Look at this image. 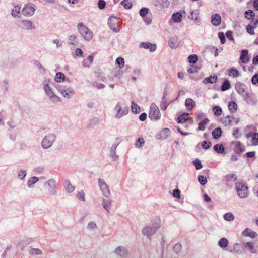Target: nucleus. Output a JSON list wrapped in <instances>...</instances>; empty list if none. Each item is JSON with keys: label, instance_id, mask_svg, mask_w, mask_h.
<instances>
[{"label": "nucleus", "instance_id": "f03ea898", "mask_svg": "<svg viewBox=\"0 0 258 258\" xmlns=\"http://www.w3.org/2000/svg\"><path fill=\"white\" fill-rule=\"evenodd\" d=\"M160 226V220L159 218H157L155 222L152 223L151 227L147 226L143 229L142 232L144 235L147 236L155 234L156 231L159 228Z\"/></svg>", "mask_w": 258, "mask_h": 258}, {"label": "nucleus", "instance_id": "393cba45", "mask_svg": "<svg viewBox=\"0 0 258 258\" xmlns=\"http://www.w3.org/2000/svg\"><path fill=\"white\" fill-rule=\"evenodd\" d=\"M63 185L66 190L69 192H72L75 189V187L71 185L68 180H65Z\"/></svg>", "mask_w": 258, "mask_h": 258}, {"label": "nucleus", "instance_id": "ddd939ff", "mask_svg": "<svg viewBox=\"0 0 258 258\" xmlns=\"http://www.w3.org/2000/svg\"><path fill=\"white\" fill-rule=\"evenodd\" d=\"M247 138H251V143L254 146L258 145V133H249L246 136Z\"/></svg>", "mask_w": 258, "mask_h": 258}, {"label": "nucleus", "instance_id": "aec40b11", "mask_svg": "<svg viewBox=\"0 0 258 258\" xmlns=\"http://www.w3.org/2000/svg\"><path fill=\"white\" fill-rule=\"evenodd\" d=\"M179 45V41L177 38H171L169 40V45L171 48H176Z\"/></svg>", "mask_w": 258, "mask_h": 258}, {"label": "nucleus", "instance_id": "3c124183", "mask_svg": "<svg viewBox=\"0 0 258 258\" xmlns=\"http://www.w3.org/2000/svg\"><path fill=\"white\" fill-rule=\"evenodd\" d=\"M198 180L202 185H204L207 183V178L202 175L198 176Z\"/></svg>", "mask_w": 258, "mask_h": 258}, {"label": "nucleus", "instance_id": "5fc2aeb1", "mask_svg": "<svg viewBox=\"0 0 258 258\" xmlns=\"http://www.w3.org/2000/svg\"><path fill=\"white\" fill-rule=\"evenodd\" d=\"M182 249L181 244L179 243H176L173 247V250L176 253L180 252Z\"/></svg>", "mask_w": 258, "mask_h": 258}, {"label": "nucleus", "instance_id": "1a4fd4ad", "mask_svg": "<svg viewBox=\"0 0 258 258\" xmlns=\"http://www.w3.org/2000/svg\"><path fill=\"white\" fill-rule=\"evenodd\" d=\"M98 185L99 186L100 189L101 190L104 196L108 197L109 195H110V192L108 187L107 184L103 179H99Z\"/></svg>", "mask_w": 258, "mask_h": 258}, {"label": "nucleus", "instance_id": "39448f33", "mask_svg": "<svg viewBox=\"0 0 258 258\" xmlns=\"http://www.w3.org/2000/svg\"><path fill=\"white\" fill-rule=\"evenodd\" d=\"M149 118L151 120H158L161 117V114L158 107L155 103H152L149 113Z\"/></svg>", "mask_w": 258, "mask_h": 258}, {"label": "nucleus", "instance_id": "4468645a", "mask_svg": "<svg viewBox=\"0 0 258 258\" xmlns=\"http://www.w3.org/2000/svg\"><path fill=\"white\" fill-rule=\"evenodd\" d=\"M221 22V17L218 14H214L211 17V23L215 26H218L220 25Z\"/></svg>", "mask_w": 258, "mask_h": 258}, {"label": "nucleus", "instance_id": "e2e57ef3", "mask_svg": "<svg viewBox=\"0 0 258 258\" xmlns=\"http://www.w3.org/2000/svg\"><path fill=\"white\" fill-rule=\"evenodd\" d=\"M211 145V142H208L206 141H203L202 144V147L205 149H209Z\"/></svg>", "mask_w": 258, "mask_h": 258}, {"label": "nucleus", "instance_id": "2eb2a0df", "mask_svg": "<svg viewBox=\"0 0 258 258\" xmlns=\"http://www.w3.org/2000/svg\"><path fill=\"white\" fill-rule=\"evenodd\" d=\"M240 60L243 63H246L249 61L248 50H242L240 54Z\"/></svg>", "mask_w": 258, "mask_h": 258}, {"label": "nucleus", "instance_id": "603ef678", "mask_svg": "<svg viewBox=\"0 0 258 258\" xmlns=\"http://www.w3.org/2000/svg\"><path fill=\"white\" fill-rule=\"evenodd\" d=\"M149 12V9L147 8L143 7L140 10V15L142 17H145Z\"/></svg>", "mask_w": 258, "mask_h": 258}, {"label": "nucleus", "instance_id": "4c0bfd02", "mask_svg": "<svg viewBox=\"0 0 258 258\" xmlns=\"http://www.w3.org/2000/svg\"><path fill=\"white\" fill-rule=\"evenodd\" d=\"M213 111L214 112V115L216 116H220L222 113L221 108L218 106H214L213 107Z\"/></svg>", "mask_w": 258, "mask_h": 258}, {"label": "nucleus", "instance_id": "f8f14e48", "mask_svg": "<svg viewBox=\"0 0 258 258\" xmlns=\"http://www.w3.org/2000/svg\"><path fill=\"white\" fill-rule=\"evenodd\" d=\"M243 247L249 250L252 253H257V250L254 248V244L252 242H247L243 243Z\"/></svg>", "mask_w": 258, "mask_h": 258}, {"label": "nucleus", "instance_id": "a878e982", "mask_svg": "<svg viewBox=\"0 0 258 258\" xmlns=\"http://www.w3.org/2000/svg\"><path fill=\"white\" fill-rule=\"evenodd\" d=\"M94 59V55L93 54H90L87 60H84L83 61V65L84 67H89L92 63Z\"/></svg>", "mask_w": 258, "mask_h": 258}, {"label": "nucleus", "instance_id": "f3484780", "mask_svg": "<svg viewBox=\"0 0 258 258\" xmlns=\"http://www.w3.org/2000/svg\"><path fill=\"white\" fill-rule=\"evenodd\" d=\"M242 235L245 237L248 236L251 238H254L256 235V233L247 228L242 232Z\"/></svg>", "mask_w": 258, "mask_h": 258}, {"label": "nucleus", "instance_id": "774afa93", "mask_svg": "<svg viewBox=\"0 0 258 258\" xmlns=\"http://www.w3.org/2000/svg\"><path fill=\"white\" fill-rule=\"evenodd\" d=\"M236 147L238 148L240 151H243L244 150V147L240 141H237L236 142Z\"/></svg>", "mask_w": 258, "mask_h": 258}, {"label": "nucleus", "instance_id": "052dcab7", "mask_svg": "<svg viewBox=\"0 0 258 258\" xmlns=\"http://www.w3.org/2000/svg\"><path fill=\"white\" fill-rule=\"evenodd\" d=\"M106 2L104 0H99L98 3V6L100 9H103L105 8Z\"/></svg>", "mask_w": 258, "mask_h": 258}, {"label": "nucleus", "instance_id": "c85d7f7f", "mask_svg": "<svg viewBox=\"0 0 258 258\" xmlns=\"http://www.w3.org/2000/svg\"><path fill=\"white\" fill-rule=\"evenodd\" d=\"M233 249L237 254H240L242 253L243 247L239 243H236L233 245Z\"/></svg>", "mask_w": 258, "mask_h": 258}, {"label": "nucleus", "instance_id": "2f4dec72", "mask_svg": "<svg viewBox=\"0 0 258 258\" xmlns=\"http://www.w3.org/2000/svg\"><path fill=\"white\" fill-rule=\"evenodd\" d=\"M231 85L229 81L228 80H225L222 85L221 89L222 91H225L229 89Z\"/></svg>", "mask_w": 258, "mask_h": 258}, {"label": "nucleus", "instance_id": "6ab92c4d", "mask_svg": "<svg viewBox=\"0 0 258 258\" xmlns=\"http://www.w3.org/2000/svg\"><path fill=\"white\" fill-rule=\"evenodd\" d=\"M185 105L187 108V110L190 111L195 107V101L191 98H187L185 102Z\"/></svg>", "mask_w": 258, "mask_h": 258}, {"label": "nucleus", "instance_id": "20e7f679", "mask_svg": "<svg viewBox=\"0 0 258 258\" xmlns=\"http://www.w3.org/2000/svg\"><path fill=\"white\" fill-rule=\"evenodd\" d=\"M115 109L116 110V117L120 118L128 113L129 108L125 104L118 103Z\"/></svg>", "mask_w": 258, "mask_h": 258}, {"label": "nucleus", "instance_id": "49530a36", "mask_svg": "<svg viewBox=\"0 0 258 258\" xmlns=\"http://www.w3.org/2000/svg\"><path fill=\"white\" fill-rule=\"evenodd\" d=\"M224 218L226 221H232L234 219V216L231 213H227L224 215Z\"/></svg>", "mask_w": 258, "mask_h": 258}, {"label": "nucleus", "instance_id": "5701e85b", "mask_svg": "<svg viewBox=\"0 0 258 258\" xmlns=\"http://www.w3.org/2000/svg\"><path fill=\"white\" fill-rule=\"evenodd\" d=\"M209 119L207 118H205L202 119L198 124V130L204 131L206 128V125L209 122Z\"/></svg>", "mask_w": 258, "mask_h": 258}, {"label": "nucleus", "instance_id": "79ce46f5", "mask_svg": "<svg viewBox=\"0 0 258 258\" xmlns=\"http://www.w3.org/2000/svg\"><path fill=\"white\" fill-rule=\"evenodd\" d=\"M44 89L46 94L50 97H52L54 96V94H53L50 87L48 84H46L44 86Z\"/></svg>", "mask_w": 258, "mask_h": 258}, {"label": "nucleus", "instance_id": "338daca9", "mask_svg": "<svg viewBox=\"0 0 258 258\" xmlns=\"http://www.w3.org/2000/svg\"><path fill=\"white\" fill-rule=\"evenodd\" d=\"M173 196L174 197L179 198L180 197V191L179 189H174L173 191Z\"/></svg>", "mask_w": 258, "mask_h": 258}, {"label": "nucleus", "instance_id": "de8ad7c7", "mask_svg": "<svg viewBox=\"0 0 258 258\" xmlns=\"http://www.w3.org/2000/svg\"><path fill=\"white\" fill-rule=\"evenodd\" d=\"M12 247L11 246L7 247L3 253L2 256L3 258H6V256L10 255L12 252Z\"/></svg>", "mask_w": 258, "mask_h": 258}, {"label": "nucleus", "instance_id": "680f3d73", "mask_svg": "<svg viewBox=\"0 0 258 258\" xmlns=\"http://www.w3.org/2000/svg\"><path fill=\"white\" fill-rule=\"evenodd\" d=\"M30 253L31 254H41L42 253L41 251L39 249L33 248L31 249L30 251Z\"/></svg>", "mask_w": 258, "mask_h": 258}, {"label": "nucleus", "instance_id": "c756f323", "mask_svg": "<svg viewBox=\"0 0 258 258\" xmlns=\"http://www.w3.org/2000/svg\"><path fill=\"white\" fill-rule=\"evenodd\" d=\"M65 78L64 74L61 72H58L56 74L55 77V81L56 82H61L64 81Z\"/></svg>", "mask_w": 258, "mask_h": 258}, {"label": "nucleus", "instance_id": "4be33fe9", "mask_svg": "<svg viewBox=\"0 0 258 258\" xmlns=\"http://www.w3.org/2000/svg\"><path fill=\"white\" fill-rule=\"evenodd\" d=\"M189 118V114L188 113H184L179 116L178 118V123H183L188 120Z\"/></svg>", "mask_w": 258, "mask_h": 258}, {"label": "nucleus", "instance_id": "bb28decb", "mask_svg": "<svg viewBox=\"0 0 258 258\" xmlns=\"http://www.w3.org/2000/svg\"><path fill=\"white\" fill-rule=\"evenodd\" d=\"M115 252L121 256H125L127 254L126 249L124 247H118L116 249Z\"/></svg>", "mask_w": 258, "mask_h": 258}, {"label": "nucleus", "instance_id": "13d9d810", "mask_svg": "<svg viewBox=\"0 0 258 258\" xmlns=\"http://www.w3.org/2000/svg\"><path fill=\"white\" fill-rule=\"evenodd\" d=\"M77 198L82 201H84L85 200V194L83 190L79 191L77 194Z\"/></svg>", "mask_w": 258, "mask_h": 258}, {"label": "nucleus", "instance_id": "e433bc0d", "mask_svg": "<svg viewBox=\"0 0 258 258\" xmlns=\"http://www.w3.org/2000/svg\"><path fill=\"white\" fill-rule=\"evenodd\" d=\"M39 181V178L37 177L34 176L31 177L28 181L27 185L28 186L31 187L37 182Z\"/></svg>", "mask_w": 258, "mask_h": 258}, {"label": "nucleus", "instance_id": "a19ab883", "mask_svg": "<svg viewBox=\"0 0 258 258\" xmlns=\"http://www.w3.org/2000/svg\"><path fill=\"white\" fill-rule=\"evenodd\" d=\"M145 144V140L143 138L140 137L136 141L135 145L137 148L142 147Z\"/></svg>", "mask_w": 258, "mask_h": 258}, {"label": "nucleus", "instance_id": "bf43d9fd", "mask_svg": "<svg viewBox=\"0 0 258 258\" xmlns=\"http://www.w3.org/2000/svg\"><path fill=\"white\" fill-rule=\"evenodd\" d=\"M218 37L221 41V43L222 44H224L226 41V39H225L224 34L222 32H219L218 33Z\"/></svg>", "mask_w": 258, "mask_h": 258}, {"label": "nucleus", "instance_id": "09e8293b", "mask_svg": "<svg viewBox=\"0 0 258 258\" xmlns=\"http://www.w3.org/2000/svg\"><path fill=\"white\" fill-rule=\"evenodd\" d=\"M116 64H117L120 68H122L124 65V60L123 58L118 57L116 59Z\"/></svg>", "mask_w": 258, "mask_h": 258}, {"label": "nucleus", "instance_id": "b1692460", "mask_svg": "<svg viewBox=\"0 0 258 258\" xmlns=\"http://www.w3.org/2000/svg\"><path fill=\"white\" fill-rule=\"evenodd\" d=\"M222 134V130L220 127L214 129L212 133L213 138L217 139L220 137Z\"/></svg>", "mask_w": 258, "mask_h": 258}, {"label": "nucleus", "instance_id": "9b49d317", "mask_svg": "<svg viewBox=\"0 0 258 258\" xmlns=\"http://www.w3.org/2000/svg\"><path fill=\"white\" fill-rule=\"evenodd\" d=\"M19 26L23 29L29 30L33 29L34 26L30 21L23 20L20 24Z\"/></svg>", "mask_w": 258, "mask_h": 258}, {"label": "nucleus", "instance_id": "0e129e2a", "mask_svg": "<svg viewBox=\"0 0 258 258\" xmlns=\"http://www.w3.org/2000/svg\"><path fill=\"white\" fill-rule=\"evenodd\" d=\"M26 175V172L25 170H21L18 174V177L20 179H23Z\"/></svg>", "mask_w": 258, "mask_h": 258}, {"label": "nucleus", "instance_id": "7ed1b4c3", "mask_svg": "<svg viewBox=\"0 0 258 258\" xmlns=\"http://www.w3.org/2000/svg\"><path fill=\"white\" fill-rule=\"evenodd\" d=\"M237 193L240 198H245L248 196V188L247 185L242 182H238L235 185Z\"/></svg>", "mask_w": 258, "mask_h": 258}, {"label": "nucleus", "instance_id": "8fccbe9b", "mask_svg": "<svg viewBox=\"0 0 258 258\" xmlns=\"http://www.w3.org/2000/svg\"><path fill=\"white\" fill-rule=\"evenodd\" d=\"M188 61L190 63H195L198 60V57L196 55H190L188 57Z\"/></svg>", "mask_w": 258, "mask_h": 258}, {"label": "nucleus", "instance_id": "72a5a7b5", "mask_svg": "<svg viewBox=\"0 0 258 258\" xmlns=\"http://www.w3.org/2000/svg\"><path fill=\"white\" fill-rule=\"evenodd\" d=\"M172 19L175 22H180L182 20V15L178 12L174 13L172 15Z\"/></svg>", "mask_w": 258, "mask_h": 258}, {"label": "nucleus", "instance_id": "412c9836", "mask_svg": "<svg viewBox=\"0 0 258 258\" xmlns=\"http://www.w3.org/2000/svg\"><path fill=\"white\" fill-rule=\"evenodd\" d=\"M234 119V117L231 116H227L226 117H223L221 119V121L222 123L225 126H228L230 125L232 123L233 120Z\"/></svg>", "mask_w": 258, "mask_h": 258}, {"label": "nucleus", "instance_id": "9d476101", "mask_svg": "<svg viewBox=\"0 0 258 258\" xmlns=\"http://www.w3.org/2000/svg\"><path fill=\"white\" fill-rule=\"evenodd\" d=\"M235 89L240 95H244L247 93V88L244 83L241 82H238L236 84Z\"/></svg>", "mask_w": 258, "mask_h": 258}, {"label": "nucleus", "instance_id": "58836bf2", "mask_svg": "<svg viewBox=\"0 0 258 258\" xmlns=\"http://www.w3.org/2000/svg\"><path fill=\"white\" fill-rule=\"evenodd\" d=\"M214 150L218 153H222L224 151V148L222 144H216L214 146Z\"/></svg>", "mask_w": 258, "mask_h": 258}, {"label": "nucleus", "instance_id": "0eeeda50", "mask_svg": "<svg viewBox=\"0 0 258 258\" xmlns=\"http://www.w3.org/2000/svg\"><path fill=\"white\" fill-rule=\"evenodd\" d=\"M35 10V5L32 3H27L22 9L23 14L26 16H32Z\"/></svg>", "mask_w": 258, "mask_h": 258}, {"label": "nucleus", "instance_id": "ea45409f", "mask_svg": "<svg viewBox=\"0 0 258 258\" xmlns=\"http://www.w3.org/2000/svg\"><path fill=\"white\" fill-rule=\"evenodd\" d=\"M245 17L248 20H252L253 19L255 14L251 10H248L245 12Z\"/></svg>", "mask_w": 258, "mask_h": 258}, {"label": "nucleus", "instance_id": "f257e3e1", "mask_svg": "<svg viewBox=\"0 0 258 258\" xmlns=\"http://www.w3.org/2000/svg\"><path fill=\"white\" fill-rule=\"evenodd\" d=\"M78 29L82 36L87 41H90L93 38V33L83 23H79L77 26Z\"/></svg>", "mask_w": 258, "mask_h": 258}, {"label": "nucleus", "instance_id": "423d86ee", "mask_svg": "<svg viewBox=\"0 0 258 258\" xmlns=\"http://www.w3.org/2000/svg\"><path fill=\"white\" fill-rule=\"evenodd\" d=\"M55 140V136L49 135L42 140L41 142L42 146L45 149L48 148L52 146Z\"/></svg>", "mask_w": 258, "mask_h": 258}, {"label": "nucleus", "instance_id": "7c9ffc66", "mask_svg": "<svg viewBox=\"0 0 258 258\" xmlns=\"http://www.w3.org/2000/svg\"><path fill=\"white\" fill-rule=\"evenodd\" d=\"M237 105L235 102L231 101L229 102L228 108L231 112H235L237 110Z\"/></svg>", "mask_w": 258, "mask_h": 258}, {"label": "nucleus", "instance_id": "6e6552de", "mask_svg": "<svg viewBox=\"0 0 258 258\" xmlns=\"http://www.w3.org/2000/svg\"><path fill=\"white\" fill-rule=\"evenodd\" d=\"M45 190L50 194L55 192L56 182L54 180H49L44 184Z\"/></svg>", "mask_w": 258, "mask_h": 258}, {"label": "nucleus", "instance_id": "4d7b16f0", "mask_svg": "<svg viewBox=\"0 0 258 258\" xmlns=\"http://www.w3.org/2000/svg\"><path fill=\"white\" fill-rule=\"evenodd\" d=\"M159 3L164 8H167L170 5V2L168 0H159Z\"/></svg>", "mask_w": 258, "mask_h": 258}, {"label": "nucleus", "instance_id": "37998d69", "mask_svg": "<svg viewBox=\"0 0 258 258\" xmlns=\"http://www.w3.org/2000/svg\"><path fill=\"white\" fill-rule=\"evenodd\" d=\"M121 4L127 9H131L132 7V3L129 0H123L121 2Z\"/></svg>", "mask_w": 258, "mask_h": 258}, {"label": "nucleus", "instance_id": "f704fd0d", "mask_svg": "<svg viewBox=\"0 0 258 258\" xmlns=\"http://www.w3.org/2000/svg\"><path fill=\"white\" fill-rule=\"evenodd\" d=\"M111 201L110 200H105L103 199V206L105 209H106L108 212L111 208Z\"/></svg>", "mask_w": 258, "mask_h": 258}, {"label": "nucleus", "instance_id": "c9c22d12", "mask_svg": "<svg viewBox=\"0 0 258 258\" xmlns=\"http://www.w3.org/2000/svg\"><path fill=\"white\" fill-rule=\"evenodd\" d=\"M228 244V241L225 238H221L218 243L219 246L221 248H225L227 246Z\"/></svg>", "mask_w": 258, "mask_h": 258}, {"label": "nucleus", "instance_id": "a18cd8bd", "mask_svg": "<svg viewBox=\"0 0 258 258\" xmlns=\"http://www.w3.org/2000/svg\"><path fill=\"white\" fill-rule=\"evenodd\" d=\"M61 94L65 97H69V95L74 93L73 90L72 89H67L66 90H62L61 91Z\"/></svg>", "mask_w": 258, "mask_h": 258}, {"label": "nucleus", "instance_id": "cd10ccee", "mask_svg": "<svg viewBox=\"0 0 258 258\" xmlns=\"http://www.w3.org/2000/svg\"><path fill=\"white\" fill-rule=\"evenodd\" d=\"M228 74L229 76L233 78H236L240 75L238 71L235 68H231L228 70Z\"/></svg>", "mask_w": 258, "mask_h": 258}, {"label": "nucleus", "instance_id": "473e14b6", "mask_svg": "<svg viewBox=\"0 0 258 258\" xmlns=\"http://www.w3.org/2000/svg\"><path fill=\"white\" fill-rule=\"evenodd\" d=\"M224 180L226 182L230 181H236L237 180V176L234 174L227 175L224 177Z\"/></svg>", "mask_w": 258, "mask_h": 258}, {"label": "nucleus", "instance_id": "864d4df0", "mask_svg": "<svg viewBox=\"0 0 258 258\" xmlns=\"http://www.w3.org/2000/svg\"><path fill=\"white\" fill-rule=\"evenodd\" d=\"M70 43L72 45H75L78 43V39L76 36L71 35L69 37Z\"/></svg>", "mask_w": 258, "mask_h": 258}, {"label": "nucleus", "instance_id": "dca6fc26", "mask_svg": "<svg viewBox=\"0 0 258 258\" xmlns=\"http://www.w3.org/2000/svg\"><path fill=\"white\" fill-rule=\"evenodd\" d=\"M141 47L146 49H149L151 51H154L156 50V46L155 44L146 42L141 44Z\"/></svg>", "mask_w": 258, "mask_h": 258}, {"label": "nucleus", "instance_id": "69168bd1", "mask_svg": "<svg viewBox=\"0 0 258 258\" xmlns=\"http://www.w3.org/2000/svg\"><path fill=\"white\" fill-rule=\"evenodd\" d=\"M251 82L253 84L256 85L258 83V74H255L251 79Z\"/></svg>", "mask_w": 258, "mask_h": 258}, {"label": "nucleus", "instance_id": "a211bd4d", "mask_svg": "<svg viewBox=\"0 0 258 258\" xmlns=\"http://www.w3.org/2000/svg\"><path fill=\"white\" fill-rule=\"evenodd\" d=\"M218 80V77L217 75L210 76L209 77H206L203 80V83L207 84L208 83H214L217 82Z\"/></svg>", "mask_w": 258, "mask_h": 258}, {"label": "nucleus", "instance_id": "6e6d98bb", "mask_svg": "<svg viewBox=\"0 0 258 258\" xmlns=\"http://www.w3.org/2000/svg\"><path fill=\"white\" fill-rule=\"evenodd\" d=\"M255 28L251 25H248L246 27V31L250 35H253L254 34V29Z\"/></svg>", "mask_w": 258, "mask_h": 258}, {"label": "nucleus", "instance_id": "c03bdc74", "mask_svg": "<svg viewBox=\"0 0 258 258\" xmlns=\"http://www.w3.org/2000/svg\"><path fill=\"white\" fill-rule=\"evenodd\" d=\"M132 110L133 113L136 114L139 113L140 111V108L139 106L136 103H135L133 101L132 103Z\"/></svg>", "mask_w": 258, "mask_h": 258}]
</instances>
